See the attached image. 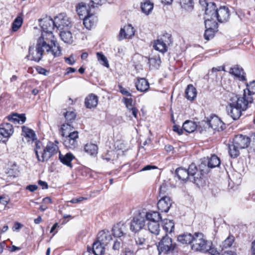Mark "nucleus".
Returning <instances> with one entry per match:
<instances>
[{
  "mask_svg": "<svg viewBox=\"0 0 255 255\" xmlns=\"http://www.w3.org/2000/svg\"><path fill=\"white\" fill-rule=\"evenodd\" d=\"M65 61L70 65H73L75 62L72 56H70L69 57H65Z\"/></svg>",
  "mask_w": 255,
  "mask_h": 255,
  "instance_id": "obj_59",
  "label": "nucleus"
},
{
  "mask_svg": "<svg viewBox=\"0 0 255 255\" xmlns=\"http://www.w3.org/2000/svg\"><path fill=\"white\" fill-rule=\"evenodd\" d=\"M13 133L12 126L4 122L0 125V142H4Z\"/></svg>",
  "mask_w": 255,
  "mask_h": 255,
  "instance_id": "obj_10",
  "label": "nucleus"
},
{
  "mask_svg": "<svg viewBox=\"0 0 255 255\" xmlns=\"http://www.w3.org/2000/svg\"><path fill=\"white\" fill-rule=\"evenodd\" d=\"M38 184L41 186L42 189H46L48 188V185L47 183V182L42 181V180H39L38 181Z\"/></svg>",
  "mask_w": 255,
  "mask_h": 255,
  "instance_id": "obj_64",
  "label": "nucleus"
},
{
  "mask_svg": "<svg viewBox=\"0 0 255 255\" xmlns=\"http://www.w3.org/2000/svg\"><path fill=\"white\" fill-rule=\"evenodd\" d=\"M149 62L150 66H152L156 69L158 68L161 62L159 55H154L150 58L149 59Z\"/></svg>",
  "mask_w": 255,
  "mask_h": 255,
  "instance_id": "obj_47",
  "label": "nucleus"
},
{
  "mask_svg": "<svg viewBox=\"0 0 255 255\" xmlns=\"http://www.w3.org/2000/svg\"><path fill=\"white\" fill-rule=\"evenodd\" d=\"M123 101L128 110H130V108H133V107H132L133 100L131 98H127L124 97L123 99Z\"/></svg>",
  "mask_w": 255,
  "mask_h": 255,
  "instance_id": "obj_51",
  "label": "nucleus"
},
{
  "mask_svg": "<svg viewBox=\"0 0 255 255\" xmlns=\"http://www.w3.org/2000/svg\"><path fill=\"white\" fill-rule=\"evenodd\" d=\"M10 201V198L7 195H2L0 196V203L6 206Z\"/></svg>",
  "mask_w": 255,
  "mask_h": 255,
  "instance_id": "obj_52",
  "label": "nucleus"
},
{
  "mask_svg": "<svg viewBox=\"0 0 255 255\" xmlns=\"http://www.w3.org/2000/svg\"><path fill=\"white\" fill-rule=\"evenodd\" d=\"M145 217L148 222H159L161 220L160 214L157 211H150L146 213Z\"/></svg>",
  "mask_w": 255,
  "mask_h": 255,
  "instance_id": "obj_34",
  "label": "nucleus"
},
{
  "mask_svg": "<svg viewBox=\"0 0 255 255\" xmlns=\"http://www.w3.org/2000/svg\"><path fill=\"white\" fill-rule=\"evenodd\" d=\"M238 146L233 141L232 144L229 145L228 152L232 158H236L239 155L241 148Z\"/></svg>",
  "mask_w": 255,
  "mask_h": 255,
  "instance_id": "obj_37",
  "label": "nucleus"
},
{
  "mask_svg": "<svg viewBox=\"0 0 255 255\" xmlns=\"http://www.w3.org/2000/svg\"><path fill=\"white\" fill-rule=\"evenodd\" d=\"M245 97H235L226 107L228 115L234 120H237L242 115V112L246 111L253 102L251 97L245 99Z\"/></svg>",
  "mask_w": 255,
  "mask_h": 255,
  "instance_id": "obj_2",
  "label": "nucleus"
},
{
  "mask_svg": "<svg viewBox=\"0 0 255 255\" xmlns=\"http://www.w3.org/2000/svg\"><path fill=\"white\" fill-rule=\"evenodd\" d=\"M193 0H180V4L182 8L187 11H191L193 8Z\"/></svg>",
  "mask_w": 255,
  "mask_h": 255,
  "instance_id": "obj_44",
  "label": "nucleus"
},
{
  "mask_svg": "<svg viewBox=\"0 0 255 255\" xmlns=\"http://www.w3.org/2000/svg\"><path fill=\"white\" fill-rule=\"evenodd\" d=\"M171 43V36L167 34L155 40L153 47L156 50L163 53L167 51V45H169Z\"/></svg>",
  "mask_w": 255,
  "mask_h": 255,
  "instance_id": "obj_9",
  "label": "nucleus"
},
{
  "mask_svg": "<svg viewBox=\"0 0 255 255\" xmlns=\"http://www.w3.org/2000/svg\"><path fill=\"white\" fill-rule=\"evenodd\" d=\"M127 230V227L126 224L120 222L113 227V235L115 237L120 238L126 234Z\"/></svg>",
  "mask_w": 255,
  "mask_h": 255,
  "instance_id": "obj_19",
  "label": "nucleus"
},
{
  "mask_svg": "<svg viewBox=\"0 0 255 255\" xmlns=\"http://www.w3.org/2000/svg\"><path fill=\"white\" fill-rule=\"evenodd\" d=\"M147 227L149 231L152 234L158 235L159 234L160 228L159 222L151 221L148 222Z\"/></svg>",
  "mask_w": 255,
  "mask_h": 255,
  "instance_id": "obj_33",
  "label": "nucleus"
},
{
  "mask_svg": "<svg viewBox=\"0 0 255 255\" xmlns=\"http://www.w3.org/2000/svg\"><path fill=\"white\" fill-rule=\"evenodd\" d=\"M234 242V238L233 236H229L224 241H223L222 243V245L220 246V247L222 248V250H224V249H226L228 248H230L232 246L233 243Z\"/></svg>",
  "mask_w": 255,
  "mask_h": 255,
  "instance_id": "obj_48",
  "label": "nucleus"
},
{
  "mask_svg": "<svg viewBox=\"0 0 255 255\" xmlns=\"http://www.w3.org/2000/svg\"><path fill=\"white\" fill-rule=\"evenodd\" d=\"M98 147L97 144L92 143H87L84 146V151L90 155H95L98 153Z\"/></svg>",
  "mask_w": 255,
  "mask_h": 255,
  "instance_id": "obj_35",
  "label": "nucleus"
},
{
  "mask_svg": "<svg viewBox=\"0 0 255 255\" xmlns=\"http://www.w3.org/2000/svg\"><path fill=\"white\" fill-rule=\"evenodd\" d=\"M58 150L57 145L51 142H48L46 146L44 147L41 142L37 141L34 147V152L37 160L42 162L48 160Z\"/></svg>",
  "mask_w": 255,
  "mask_h": 255,
  "instance_id": "obj_3",
  "label": "nucleus"
},
{
  "mask_svg": "<svg viewBox=\"0 0 255 255\" xmlns=\"http://www.w3.org/2000/svg\"><path fill=\"white\" fill-rule=\"evenodd\" d=\"M185 95L188 100L193 101L197 96L196 88L191 84L188 85L185 90Z\"/></svg>",
  "mask_w": 255,
  "mask_h": 255,
  "instance_id": "obj_30",
  "label": "nucleus"
},
{
  "mask_svg": "<svg viewBox=\"0 0 255 255\" xmlns=\"http://www.w3.org/2000/svg\"><path fill=\"white\" fill-rule=\"evenodd\" d=\"M15 115H17V114H14L12 115H9L6 117V119H7L8 121L11 122L14 124L18 123V118L14 117Z\"/></svg>",
  "mask_w": 255,
  "mask_h": 255,
  "instance_id": "obj_56",
  "label": "nucleus"
},
{
  "mask_svg": "<svg viewBox=\"0 0 255 255\" xmlns=\"http://www.w3.org/2000/svg\"><path fill=\"white\" fill-rule=\"evenodd\" d=\"M208 252L211 255H220V253L216 249L212 248V247L210 248Z\"/></svg>",
  "mask_w": 255,
  "mask_h": 255,
  "instance_id": "obj_61",
  "label": "nucleus"
},
{
  "mask_svg": "<svg viewBox=\"0 0 255 255\" xmlns=\"http://www.w3.org/2000/svg\"><path fill=\"white\" fill-rule=\"evenodd\" d=\"M230 72L238 78L239 80L246 81V74L243 69L239 65H235L234 67L231 68Z\"/></svg>",
  "mask_w": 255,
  "mask_h": 255,
  "instance_id": "obj_24",
  "label": "nucleus"
},
{
  "mask_svg": "<svg viewBox=\"0 0 255 255\" xmlns=\"http://www.w3.org/2000/svg\"><path fill=\"white\" fill-rule=\"evenodd\" d=\"M120 92L124 95L131 97V94L129 93L126 89L123 88L122 86H119Z\"/></svg>",
  "mask_w": 255,
  "mask_h": 255,
  "instance_id": "obj_55",
  "label": "nucleus"
},
{
  "mask_svg": "<svg viewBox=\"0 0 255 255\" xmlns=\"http://www.w3.org/2000/svg\"><path fill=\"white\" fill-rule=\"evenodd\" d=\"M68 135H66V137L70 138L71 139H74L75 140H77L79 136H78V132L77 131H74L71 132L70 133H68Z\"/></svg>",
  "mask_w": 255,
  "mask_h": 255,
  "instance_id": "obj_54",
  "label": "nucleus"
},
{
  "mask_svg": "<svg viewBox=\"0 0 255 255\" xmlns=\"http://www.w3.org/2000/svg\"><path fill=\"white\" fill-rule=\"evenodd\" d=\"M76 11L80 18L82 19L89 14L86 5L83 3L78 4L77 6Z\"/></svg>",
  "mask_w": 255,
  "mask_h": 255,
  "instance_id": "obj_40",
  "label": "nucleus"
},
{
  "mask_svg": "<svg viewBox=\"0 0 255 255\" xmlns=\"http://www.w3.org/2000/svg\"><path fill=\"white\" fill-rule=\"evenodd\" d=\"M204 22L206 28L204 33V37L208 40L214 37L215 32L214 29L217 27V23L215 21H212L209 18H207Z\"/></svg>",
  "mask_w": 255,
  "mask_h": 255,
  "instance_id": "obj_13",
  "label": "nucleus"
},
{
  "mask_svg": "<svg viewBox=\"0 0 255 255\" xmlns=\"http://www.w3.org/2000/svg\"><path fill=\"white\" fill-rule=\"evenodd\" d=\"M5 172L8 176L12 177H16L19 174L18 167L15 163H13L10 167L6 169Z\"/></svg>",
  "mask_w": 255,
  "mask_h": 255,
  "instance_id": "obj_42",
  "label": "nucleus"
},
{
  "mask_svg": "<svg viewBox=\"0 0 255 255\" xmlns=\"http://www.w3.org/2000/svg\"><path fill=\"white\" fill-rule=\"evenodd\" d=\"M104 3L102 0H91V5L93 7H97L101 5Z\"/></svg>",
  "mask_w": 255,
  "mask_h": 255,
  "instance_id": "obj_57",
  "label": "nucleus"
},
{
  "mask_svg": "<svg viewBox=\"0 0 255 255\" xmlns=\"http://www.w3.org/2000/svg\"><path fill=\"white\" fill-rule=\"evenodd\" d=\"M221 164L220 158L216 155L213 154L211 157H207L201 160L199 168L201 174H207L210 169L218 167Z\"/></svg>",
  "mask_w": 255,
  "mask_h": 255,
  "instance_id": "obj_6",
  "label": "nucleus"
},
{
  "mask_svg": "<svg viewBox=\"0 0 255 255\" xmlns=\"http://www.w3.org/2000/svg\"><path fill=\"white\" fill-rule=\"evenodd\" d=\"M136 89L138 91L146 92L149 88V85L148 81L144 78H139L135 83Z\"/></svg>",
  "mask_w": 255,
  "mask_h": 255,
  "instance_id": "obj_29",
  "label": "nucleus"
},
{
  "mask_svg": "<svg viewBox=\"0 0 255 255\" xmlns=\"http://www.w3.org/2000/svg\"><path fill=\"white\" fill-rule=\"evenodd\" d=\"M212 242L207 240L202 233L196 232L191 249L194 252L206 253L212 246Z\"/></svg>",
  "mask_w": 255,
  "mask_h": 255,
  "instance_id": "obj_5",
  "label": "nucleus"
},
{
  "mask_svg": "<svg viewBox=\"0 0 255 255\" xmlns=\"http://www.w3.org/2000/svg\"><path fill=\"white\" fill-rule=\"evenodd\" d=\"M157 167L156 166L151 165H147L145 166L143 168H142V169L140 170V171L149 170L155 169H157Z\"/></svg>",
  "mask_w": 255,
  "mask_h": 255,
  "instance_id": "obj_60",
  "label": "nucleus"
},
{
  "mask_svg": "<svg viewBox=\"0 0 255 255\" xmlns=\"http://www.w3.org/2000/svg\"><path fill=\"white\" fill-rule=\"evenodd\" d=\"M74 156L71 153H67L65 155H63L59 152V158L60 161L68 167H72L71 161L74 159Z\"/></svg>",
  "mask_w": 255,
  "mask_h": 255,
  "instance_id": "obj_32",
  "label": "nucleus"
},
{
  "mask_svg": "<svg viewBox=\"0 0 255 255\" xmlns=\"http://www.w3.org/2000/svg\"><path fill=\"white\" fill-rule=\"evenodd\" d=\"M55 26L59 30L69 29L72 26V21L65 13H61L54 17Z\"/></svg>",
  "mask_w": 255,
  "mask_h": 255,
  "instance_id": "obj_8",
  "label": "nucleus"
},
{
  "mask_svg": "<svg viewBox=\"0 0 255 255\" xmlns=\"http://www.w3.org/2000/svg\"><path fill=\"white\" fill-rule=\"evenodd\" d=\"M22 22V17L20 15L17 16L12 23V31H16L21 26Z\"/></svg>",
  "mask_w": 255,
  "mask_h": 255,
  "instance_id": "obj_45",
  "label": "nucleus"
},
{
  "mask_svg": "<svg viewBox=\"0 0 255 255\" xmlns=\"http://www.w3.org/2000/svg\"><path fill=\"white\" fill-rule=\"evenodd\" d=\"M135 242L136 244L140 247V248H144V246H147L145 243L146 240L143 237H138L137 239H136Z\"/></svg>",
  "mask_w": 255,
  "mask_h": 255,
  "instance_id": "obj_50",
  "label": "nucleus"
},
{
  "mask_svg": "<svg viewBox=\"0 0 255 255\" xmlns=\"http://www.w3.org/2000/svg\"><path fill=\"white\" fill-rule=\"evenodd\" d=\"M247 88L244 91V94L242 97H245V99L251 97L253 99L252 95L255 94V80L250 83H247Z\"/></svg>",
  "mask_w": 255,
  "mask_h": 255,
  "instance_id": "obj_27",
  "label": "nucleus"
},
{
  "mask_svg": "<svg viewBox=\"0 0 255 255\" xmlns=\"http://www.w3.org/2000/svg\"><path fill=\"white\" fill-rule=\"evenodd\" d=\"M105 246L103 243L96 240L93 244L92 251L95 255H103L105 252Z\"/></svg>",
  "mask_w": 255,
  "mask_h": 255,
  "instance_id": "obj_28",
  "label": "nucleus"
},
{
  "mask_svg": "<svg viewBox=\"0 0 255 255\" xmlns=\"http://www.w3.org/2000/svg\"><path fill=\"white\" fill-rule=\"evenodd\" d=\"M39 24L41 27V34L39 37H43L44 39H49L51 40L50 43L54 45L59 44L56 40L53 34L52 30L55 26V19L53 20L50 17H45L39 20Z\"/></svg>",
  "mask_w": 255,
  "mask_h": 255,
  "instance_id": "obj_4",
  "label": "nucleus"
},
{
  "mask_svg": "<svg viewBox=\"0 0 255 255\" xmlns=\"http://www.w3.org/2000/svg\"><path fill=\"white\" fill-rule=\"evenodd\" d=\"M229 16L230 11L229 8L225 6H223L216 10L214 18H216L219 22L222 23L227 21Z\"/></svg>",
  "mask_w": 255,
  "mask_h": 255,
  "instance_id": "obj_14",
  "label": "nucleus"
},
{
  "mask_svg": "<svg viewBox=\"0 0 255 255\" xmlns=\"http://www.w3.org/2000/svg\"><path fill=\"white\" fill-rule=\"evenodd\" d=\"M97 21V17L95 15L90 13L83 18V24L88 29H91L95 26Z\"/></svg>",
  "mask_w": 255,
  "mask_h": 255,
  "instance_id": "obj_26",
  "label": "nucleus"
},
{
  "mask_svg": "<svg viewBox=\"0 0 255 255\" xmlns=\"http://www.w3.org/2000/svg\"><path fill=\"white\" fill-rule=\"evenodd\" d=\"M159 255L161 253L168 254L172 253L176 247V244L173 243L172 239L165 235L162 237L157 246Z\"/></svg>",
  "mask_w": 255,
  "mask_h": 255,
  "instance_id": "obj_7",
  "label": "nucleus"
},
{
  "mask_svg": "<svg viewBox=\"0 0 255 255\" xmlns=\"http://www.w3.org/2000/svg\"><path fill=\"white\" fill-rule=\"evenodd\" d=\"M162 224L163 229L167 233H171L174 231V223L173 220L165 219L163 220Z\"/></svg>",
  "mask_w": 255,
  "mask_h": 255,
  "instance_id": "obj_36",
  "label": "nucleus"
},
{
  "mask_svg": "<svg viewBox=\"0 0 255 255\" xmlns=\"http://www.w3.org/2000/svg\"><path fill=\"white\" fill-rule=\"evenodd\" d=\"M15 117H17L18 118V123L22 124L26 121V117L24 114H17L14 116Z\"/></svg>",
  "mask_w": 255,
  "mask_h": 255,
  "instance_id": "obj_53",
  "label": "nucleus"
},
{
  "mask_svg": "<svg viewBox=\"0 0 255 255\" xmlns=\"http://www.w3.org/2000/svg\"><path fill=\"white\" fill-rule=\"evenodd\" d=\"M97 56L99 61L104 66L108 67L109 63L106 56L101 52H97Z\"/></svg>",
  "mask_w": 255,
  "mask_h": 255,
  "instance_id": "obj_49",
  "label": "nucleus"
},
{
  "mask_svg": "<svg viewBox=\"0 0 255 255\" xmlns=\"http://www.w3.org/2000/svg\"><path fill=\"white\" fill-rule=\"evenodd\" d=\"M233 142L236 144V146H238V147L243 149L248 147L250 143L251 139L246 135L238 134L235 136Z\"/></svg>",
  "mask_w": 255,
  "mask_h": 255,
  "instance_id": "obj_17",
  "label": "nucleus"
},
{
  "mask_svg": "<svg viewBox=\"0 0 255 255\" xmlns=\"http://www.w3.org/2000/svg\"><path fill=\"white\" fill-rule=\"evenodd\" d=\"M145 220L140 214L133 218L130 223V230L134 233L141 230L145 226Z\"/></svg>",
  "mask_w": 255,
  "mask_h": 255,
  "instance_id": "obj_11",
  "label": "nucleus"
},
{
  "mask_svg": "<svg viewBox=\"0 0 255 255\" xmlns=\"http://www.w3.org/2000/svg\"><path fill=\"white\" fill-rule=\"evenodd\" d=\"M153 8V3L149 0H145L141 3V9L145 14H148Z\"/></svg>",
  "mask_w": 255,
  "mask_h": 255,
  "instance_id": "obj_38",
  "label": "nucleus"
},
{
  "mask_svg": "<svg viewBox=\"0 0 255 255\" xmlns=\"http://www.w3.org/2000/svg\"><path fill=\"white\" fill-rule=\"evenodd\" d=\"M195 237V233L192 235L189 233H184L177 237V241L183 245H190L191 246Z\"/></svg>",
  "mask_w": 255,
  "mask_h": 255,
  "instance_id": "obj_21",
  "label": "nucleus"
},
{
  "mask_svg": "<svg viewBox=\"0 0 255 255\" xmlns=\"http://www.w3.org/2000/svg\"><path fill=\"white\" fill-rule=\"evenodd\" d=\"M134 35L133 27L130 24L125 26L121 29L119 39L121 40L125 38H130Z\"/></svg>",
  "mask_w": 255,
  "mask_h": 255,
  "instance_id": "obj_18",
  "label": "nucleus"
},
{
  "mask_svg": "<svg viewBox=\"0 0 255 255\" xmlns=\"http://www.w3.org/2000/svg\"><path fill=\"white\" fill-rule=\"evenodd\" d=\"M206 123L209 128H212L213 130H222L225 128L224 124L216 115H211L207 118Z\"/></svg>",
  "mask_w": 255,
  "mask_h": 255,
  "instance_id": "obj_12",
  "label": "nucleus"
},
{
  "mask_svg": "<svg viewBox=\"0 0 255 255\" xmlns=\"http://www.w3.org/2000/svg\"><path fill=\"white\" fill-rule=\"evenodd\" d=\"M218 8L216 7V4L214 2H209L207 4L205 8V19L209 18V19L214 20V16L216 15V10Z\"/></svg>",
  "mask_w": 255,
  "mask_h": 255,
  "instance_id": "obj_22",
  "label": "nucleus"
},
{
  "mask_svg": "<svg viewBox=\"0 0 255 255\" xmlns=\"http://www.w3.org/2000/svg\"><path fill=\"white\" fill-rule=\"evenodd\" d=\"M175 173L178 179L183 181H185L189 178L187 170L182 167L176 169Z\"/></svg>",
  "mask_w": 255,
  "mask_h": 255,
  "instance_id": "obj_41",
  "label": "nucleus"
},
{
  "mask_svg": "<svg viewBox=\"0 0 255 255\" xmlns=\"http://www.w3.org/2000/svg\"><path fill=\"white\" fill-rule=\"evenodd\" d=\"M21 129L22 135L28 139V141H31L32 142H35V146L37 141L39 140L37 139L36 134L34 130L24 126L21 127Z\"/></svg>",
  "mask_w": 255,
  "mask_h": 255,
  "instance_id": "obj_20",
  "label": "nucleus"
},
{
  "mask_svg": "<svg viewBox=\"0 0 255 255\" xmlns=\"http://www.w3.org/2000/svg\"><path fill=\"white\" fill-rule=\"evenodd\" d=\"M59 34L61 39L68 44H71L73 42V37L70 31L67 30H61Z\"/></svg>",
  "mask_w": 255,
  "mask_h": 255,
  "instance_id": "obj_31",
  "label": "nucleus"
},
{
  "mask_svg": "<svg viewBox=\"0 0 255 255\" xmlns=\"http://www.w3.org/2000/svg\"><path fill=\"white\" fill-rule=\"evenodd\" d=\"M182 128L186 132L190 133L195 130L197 125L194 122L186 121L183 123Z\"/></svg>",
  "mask_w": 255,
  "mask_h": 255,
  "instance_id": "obj_39",
  "label": "nucleus"
},
{
  "mask_svg": "<svg viewBox=\"0 0 255 255\" xmlns=\"http://www.w3.org/2000/svg\"><path fill=\"white\" fill-rule=\"evenodd\" d=\"M36 71L39 74H42L43 75H47L48 73V71L47 70L40 66L36 68Z\"/></svg>",
  "mask_w": 255,
  "mask_h": 255,
  "instance_id": "obj_58",
  "label": "nucleus"
},
{
  "mask_svg": "<svg viewBox=\"0 0 255 255\" xmlns=\"http://www.w3.org/2000/svg\"><path fill=\"white\" fill-rule=\"evenodd\" d=\"M98 103V97L94 94H89L85 99V105L88 109L96 107Z\"/></svg>",
  "mask_w": 255,
  "mask_h": 255,
  "instance_id": "obj_25",
  "label": "nucleus"
},
{
  "mask_svg": "<svg viewBox=\"0 0 255 255\" xmlns=\"http://www.w3.org/2000/svg\"><path fill=\"white\" fill-rule=\"evenodd\" d=\"M64 144L67 148L74 149L77 146L78 142L77 140L65 137Z\"/></svg>",
  "mask_w": 255,
  "mask_h": 255,
  "instance_id": "obj_46",
  "label": "nucleus"
},
{
  "mask_svg": "<svg viewBox=\"0 0 255 255\" xmlns=\"http://www.w3.org/2000/svg\"><path fill=\"white\" fill-rule=\"evenodd\" d=\"M50 37L44 39L39 37L37 40L35 49L34 47L29 48V55L27 56L28 59L39 62L44 54L52 56L53 58L61 55V48L59 44H51Z\"/></svg>",
  "mask_w": 255,
  "mask_h": 255,
  "instance_id": "obj_1",
  "label": "nucleus"
},
{
  "mask_svg": "<svg viewBox=\"0 0 255 255\" xmlns=\"http://www.w3.org/2000/svg\"><path fill=\"white\" fill-rule=\"evenodd\" d=\"M121 248V243L119 241H116L113 246V249L115 251H119Z\"/></svg>",
  "mask_w": 255,
  "mask_h": 255,
  "instance_id": "obj_62",
  "label": "nucleus"
},
{
  "mask_svg": "<svg viewBox=\"0 0 255 255\" xmlns=\"http://www.w3.org/2000/svg\"><path fill=\"white\" fill-rule=\"evenodd\" d=\"M197 171V167L196 166V165L193 163H192L189 165V168L187 170L189 177H191V178H193V181L194 182H196L197 180L198 179V177L195 176Z\"/></svg>",
  "mask_w": 255,
  "mask_h": 255,
  "instance_id": "obj_43",
  "label": "nucleus"
},
{
  "mask_svg": "<svg viewBox=\"0 0 255 255\" xmlns=\"http://www.w3.org/2000/svg\"><path fill=\"white\" fill-rule=\"evenodd\" d=\"M172 204V201L170 198L164 196L158 201L157 208L160 212L167 213L169 210Z\"/></svg>",
  "mask_w": 255,
  "mask_h": 255,
  "instance_id": "obj_16",
  "label": "nucleus"
},
{
  "mask_svg": "<svg viewBox=\"0 0 255 255\" xmlns=\"http://www.w3.org/2000/svg\"><path fill=\"white\" fill-rule=\"evenodd\" d=\"M173 130L174 131L177 132L179 135H181L183 133L182 129L180 128L179 126L177 125L173 126Z\"/></svg>",
  "mask_w": 255,
  "mask_h": 255,
  "instance_id": "obj_63",
  "label": "nucleus"
},
{
  "mask_svg": "<svg viewBox=\"0 0 255 255\" xmlns=\"http://www.w3.org/2000/svg\"><path fill=\"white\" fill-rule=\"evenodd\" d=\"M64 117L67 123L61 126V129L62 130V134L63 136H65L67 134L66 130L68 129H70V123L75 120L76 115L75 112L73 111H68L64 113Z\"/></svg>",
  "mask_w": 255,
  "mask_h": 255,
  "instance_id": "obj_15",
  "label": "nucleus"
},
{
  "mask_svg": "<svg viewBox=\"0 0 255 255\" xmlns=\"http://www.w3.org/2000/svg\"><path fill=\"white\" fill-rule=\"evenodd\" d=\"M112 240L110 232L108 230H102L99 232L97 240L106 246Z\"/></svg>",
  "mask_w": 255,
  "mask_h": 255,
  "instance_id": "obj_23",
  "label": "nucleus"
}]
</instances>
